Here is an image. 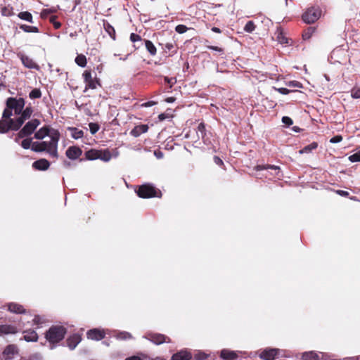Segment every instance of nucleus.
Listing matches in <instances>:
<instances>
[{
    "mask_svg": "<svg viewBox=\"0 0 360 360\" xmlns=\"http://www.w3.org/2000/svg\"><path fill=\"white\" fill-rule=\"evenodd\" d=\"M60 136L58 131H53L49 140L33 142L32 151L36 153L45 152L52 158H58V144Z\"/></svg>",
    "mask_w": 360,
    "mask_h": 360,
    "instance_id": "f257e3e1",
    "label": "nucleus"
},
{
    "mask_svg": "<svg viewBox=\"0 0 360 360\" xmlns=\"http://www.w3.org/2000/svg\"><path fill=\"white\" fill-rule=\"evenodd\" d=\"M66 330L64 327L54 326L49 328L46 333V338L50 343H56L63 339Z\"/></svg>",
    "mask_w": 360,
    "mask_h": 360,
    "instance_id": "f03ea898",
    "label": "nucleus"
},
{
    "mask_svg": "<svg viewBox=\"0 0 360 360\" xmlns=\"http://www.w3.org/2000/svg\"><path fill=\"white\" fill-rule=\"evenodd\" d=\"M39 124L40 121L37 119H33L27 122L23 128L18 132V136L15 138V141L18 142L20 139L32 134Z\"/></svg>",
    "mask_w": 360,
    "mask_h": 360,
    "instance_id": "7ed1b4c3",
    "label": "nucleus"
},
{
    "mask_svg": "<svg viewBox=\"0 0 360 360\" xmlns=\"http://www.w3.org/2000/svg\"><path fill=\"white\" fill-rule=\"evenodd\" d=\"M321 15V11L319 7H311L302 15V19L306 23L311 24L319 20Z\"/></svg>",
    "mask_w": 360,
    "mask_h": 360,
    "instance_id": "20e7f679",
    "label": "nucleus"
},
{
    "mask_svg": "<svg viewBox=\"0 0 360 360\" xmlns=\"http://www.w3.org/2000/svg\"><path fill=\"white\" fill-rule=\"evenodd\" d=\"M7 108L13 110L15 115L21 113L25 106V101L23 98H8L6 101Z\"/></svg>",
    "mask_w": 360,
    "mask_h": 360,
    "instance_id": "39448f33",
    "label": "nucleus"
},
{
    "mask_svg": "<svg viewBox=\"0 0 360 360\" xmlns=\"http://www.w3.org/2000/svg\"><path fill=\"white\" fill-rule=\"evenodd\" d=\"M137 194L139 197L146 198L155 197L157 195V191L150 184H144L139 187Z\"/></svg>",
    "mask_w": 360,
    "mask_h": 360,
    "instance_id": "423d86ee",
    "label": "nucleus"
},
{
    "mask_svg": "<svg viewBox=\"0 0 360 360\" xmlns=\"http://www.w3.org/2000/svg\"><path fill=\"white\" fill-rule=\"evenodd\" d=\"M83 77L86 84L84 91H86L87 89H94L97 87L98 85H99L98 80L96 77L93 78L91 76V72L89 70H85L84 72Z\"/></svg>",
    "mask_w": 360,
    "mask_h": 360,
    "instance_id": "0eeeda50",
    "label": "nucleus"
},
{
    "mask_svg": "<svg viewBox=\"0 0 360 360\" xmlns=\"http://www.w3.org/2000/svg\"><path fill=\"white\" fill-rule=\"evenodd\" d=\"M53 131H58V130L51 129L47 126H44L40 128L38 131H37L34 134V138L38 141L44 140V139L51 137V134Z\"/></svg>",
    "mask_w": 360,
    "mask_h": 360,
    "instance_id": "6e6552de",
    "label": "nucleus"
},
{
    "mask_svg": "<svg viewBox=\"0 0 360 360\" xmlns=\"http://www.w3.org/2000/svg\"><path fill=\"white\" fill-rule=\"evenodd\" d=\"M32 112V109L30 107H27L25 110H22L20 116L15 120L16 123L14 128L19 129L24 122L31 117Z\"/></svg>",
    "mask_w": 360,
    "mask_h": 360,
    "instance_id": "1a4fd4ad",
    "label": "nucleus"
},
{
    "mask_svg": "<svg viewBox=\"0 0 360 360\" xmlns=\"http://www.w3.org/2000/svg\"><path fill=\"white\" fill-rule=\"evenodd\" d=\"M278 349H266L259 354V356L263 360H274L278 354Z\"/></svg>",
    "mask_w": 360,
    "mask_h": 360,
    "instance_id": "9d476101",
    "label": "nucleus"
},
{
    "mask_svg": "<svg viewBox=\"0 0 360 360\" xmlns=\"http://www.w3.org/2000/svg\"><path fill=\"white\" fill-rule=\"evenodd\" d=\"M16 120L13 119L3 120H0V132L5 133L8 131L10 129L13 130H18V129H15L14 127L15 125Z\"/></svg>",
    "mask_w": 360,
    "mask_h": 360,
    "instance_id": "9b49d317",
    "label": "nucleus"
},
{
    "mask_svg": "<svg viewBox=\"0 0 360 360\" xmlns=\"http://www.w3.org/2000/svg\"><path fill=\"white\" fill-rule=\"evenodd\" d=\"M82 153V150L77 146H70L65 152L66 156L70 160L79 158Z\"/></svg>",
    "mask_w": 360,
    "mask_h": 360,
    "instance_id": "f8f14e48",
    "label": "nucleus"
},
{
    "mask_svg": "<svg viewBox=\"0 0 360 360\" xmlns=\"http://www.w3.org/2000/svg\"><path fill=\"white\" fill-rule=\"evenodd\" d=\"M86 335L89 339L94 340H100L105 337L104 331L97 328L89 330Z\"/></svg>",
    "mask_w": 360,
    "mask_h": 360,
    "instance_id": "ddd939ff",
    "label": "nucleus"
},
{
    "mask_svg": "<svg viewBox=\"0 0 360 360\" xmlns=\"http://www.w3.org/2000/svg\"><path fill=\"white\" fill-rule=\"evenodd\" d=\"M192 354L187 350H181L172 356V360H191Z\"/></svg>",
    "mask_w": 360,
    "mask_h": 360,
    "instance_id": "4468645a",
    "label": "nucleus"
},
{
    "mask_svg": "<svg viewBox=\"0 0 360 360\" xmlns=\"http://www.w3.org/2000/svg\"><path fill=\"white\" fill-rule=\"evenodd\" d=\"M220 356L225 360H236L238 358V352L224 349L221 351Z\"/></svg>",
    "mask_w": 360,
    "mask_h": 360,
    "instance_id": "2eb2a0df",
    "label": "nucleus"
},
{
    "mask_svg": "<svg viewBox=\"0 0 360 360\" xmlns=\"http://www.w3.org/2000/svg\"><path fill=\"white\" fill-rule=\"evenodd\" d=\"M20 60L24 65L25 67L30 69H39L38 65L30 58L28 56L21 55Z\"/></svg>",
    "mask_w": 360,
    "mask_h": 360,
    "instance_id": "dca6fc26",
    "label": "nucleus"
},
{
    "mask_svg": "<svg viewBox=\"0 0 360 360\" xmlns=\"http://www.w3.org/2000/svg\"><path fill=\"white\" fill-rule=\"evenodd\" d=\"M148 126L147 124H141L136 126L130 132V134L134 136L138 137L141 134L147 132Z\"/></svg>",
    "mask_w": 360,
    "mask_h": 360,
    "instance_id": "f3484780",
    "label": "nucleus"
},
{
    "mask_svg": "<svg viewBox=\"0 0 360 360\" xmlns=\"http://www.w3.org/2000/svg\"><path fill=\"white\" fill-rule=\"evenodd\" d=\"M18 332V329L14 326L1 325L0 326V335L15 334Z\"/></svg>",
    "mask_w": 360,
    "mask_h": 360,
    "instance_id": "a211bd4d",
    "label": "nucleus"
},
{
    "mask_svg": "<svg viewBox=\"0 0 360 360\" xmlns=\"http://www.w3.org/2000/svg\"><path fill=\"white\" fill-rule=\"evenodd\" d=\"M33 167L38 170H46L49 166V162L46 159H40L33 162Z\"/></svg>",
    "mask_w": 360,
    "mask_h": 360,
    "instance_id": "6ab92c4d",
    "label": "nucleus"
},
{
    "mask_svg": "<svg viewBox=\"0 0 360 360\" xmlns=\"http://www.w3.org/2000/svg\"><path fill=\"white\" fill-rule=\"evenodd\" d=\"M23 333V338L27 342H37L38 340V335L33 330H24Z\"/></svg>",
    "mask_w": 360,
    "mask_h": 360,
    "instance_id": "aec40b11",
    "label": "nucleus"
},
{
    "mask_svg": "<svg viewBox=\"0 0 360 360\" xmlns=\"http://www.w3.org/2000/svg\"><path fill=\"white\" fill-rule=\"evenodd\" d=\"M146 338L156 345L162 344L166 342V337L161 334H150Z\"/></svg>",
    "mask_w": 360,
    "mask_h": 360,
    "instance_id": "412c9836",
    "label": "nucleus"
},
{
    "mask_svg": "<svg viewBox=\"0 0 360 360\" xmlns=\"http://www.w3.org/2000/svg\"><path fill=\"white\" fill-rule=\"evenodd\" d=\"M81 338L79 335H73L67 340V344L70 349H74L80 342Z\"/></svg>",
    "mask_w": 360,
    "mask_h": 360,
    "instance_id": "4be33fe9",
    "label": "nucleus"
},
{
    "mask_svg": "<svg viewBox=\"0 0 360 360\" xmlns=\"http://www.w3.org/2000/svg\"><path fill=\"white\" fill-rule=\"evenodd\" d=\"M24 321L27 323H30L32 321L30 326H39L44 322V320L42 317L36 315L33 318H32L31 315L27 316L24 319Z\"/></svg>",
    "mask_w": 360,
    "mask_h": 360,
    "instance_id": "5701e85b",
    "label": "nucleus"
},
{
    "mask_svg": "<svg viewBox=\"0 0 360 360\" xmlns=\"http://www.w3.org/2000/svg\"><path fill=\"white\" fill-rule=\"evenodd\" d=\"M18 352V348L16 345H10L5 348L4 354L7 358L11 359Z\"/></svg>",
    "mask_w": 360,
    "mask_h": 360,
    "instance_id": "b1692460",
    "label": "nucleus"
},
{
    "mask_svg": "<svg viewBox=\"0 0 360 360\" xmlns=\"http://www.w3.org/2000/svg\"><path fill=\"white\" fill-rule=\"evenodd\" d=\"M8 309L12 313L21 314L25 312L23 307L17 303H10L8 304Z\"/></svg>",
    "mask_w": 360,
    "mask_h": 360,
    "instance_id": "393cba45",
    "label": "nucleus"
},
{
    "mask_svg": "<svg viewBox=\"0 0 360 360\" xmlns=\"http://www.w3.org/2000/svg\"><path fill=\"white\" fill-rule=\"evenodd\" d=\"M302 360H319V355L313 351L304 352L302 355Z\"/></svg>",
    "mask_w": 360,
    "mask_h": 360,
    "instance_id": "a878e982",
    "label": "nucleus"
},
{
    "mask_svg": "<svg viewBox=\"0 0 360 360\" xmlns=\"http://www.w3.org/2000/svg\"><path fill=\"white\" fill-rule=\"evenodd\" d=\"M86 158L89 160H94L98 159L99 156V150L91 149L86 152Z\"/></svg>",
    "mask_w": 360,
    "mask_h": 360,
    "instance_id": "bb28decb",
    "label": "nucleus"
},
{
    "mask_svg": "<svg viewBox=\"0 0 360 360\" xmlns=\"http://www.w3.org/2000/svg\"><path fill=\"white\" fill-rule=\"evenodd\" d=\"M98 159L105 162H108L111 159V153L108 150H99V156H98Z\"/></svg>",
    "mask_w": 360,
    "mask_h": 360,
    "instance_id": "cd10ccee",
    "label": "nucleus"
},
{
    "mask_svg": "<svg viewBox=\"0 0 360 360\" xmlns=\"http://www.w3.org/2000/svg\"><path fill=\"white\" fill-rule=\"evenodd\" d=\"M69 130L71 131V136L75 139H80L84 136V132L81 129H78L75 127H71L69 128Z\"/></svg>",
    "mask_w": 360,
    "mask_h": 360,
    "instance_id": "c85d7f7f",
    "label": "nucleus"
},
{
    "mask_svg": "<svg viewBox=\"0 0 360 360\" xmlns=\"http://www.w3.org/2000/svg\"><path fill=\"white\" fill-rule=\"evenodd\" d=\"M318 144L316 142H313L309 145L304 147L302 150H300V153H310L312 150H314L317 148Z\"/></svg>",
    "mask_w": 360,
    "mask_h": 360,
    "instance_id": "c756f323",
    "label": "nucleus"
},
{
    "mask_svg": "<svg viewBox=\"0 0 360 360\" xmlns=\"http://www.w3.org/2000/svg\"><path fill=\"white\" fill-rule=\"evenodd\" d=\"M146 48L148 51L152 55L154 56L156 54V48L150 40H146L145 41Z\"/></svg>",
    "mask_w": 360,
    "mask_h": 360,
    "instance_id": "7c9ffc66",
    "label": "nucleus"
},
{
    "mask_svg": "<svg viewBox=\"0 0 360 360\" xmlns=\"http://www.w3.org/2000/svg\"><path fill=\"white\" fill-rule=\"evenodd\" d=\"M75 63L80 67L86 65V58L84 55H78L75 58Z\"/></svg>",
    "mask_w": 360,
    "mask_h": 360,
    "instance_id": "2f4dec72",
    "label": "nucleus"
},
{
    "mask_svg": "<svg viewBox=\"0 0 360 360\" xmlns=\"http://www.w3.org/2000/svg\"><path fill=\"white\" fill-rule=\"evenodd\" d=\"M18 17L22 19V20H26V21H28L30 22H32V15L29 12H27V11H24V12H20L19 14H18Z\"/></svg>",
    "mask_w": 360,
    "mask_h": 360,
    "instance_id": "473e14b6",
    "label": "nucleus"
},
{
    "mask_svg": "<svg viewBox=\"0 0 360 360\" xmlns=\"http://www.w3.org/2000/svg\"><path fill=\"white\" fill-rule=\"evenodd\" d=\"M33 142L32 139H25L22 141L20 145L24 149L30 148L32 150Z\"/></svg>",
    "mask_w": 360,
    "mask_h": 360,
    "instance_id": "72a5a7b5",
    "label": "nucleus"
},
{
    "mask_svg": "<svg viewBox=\"0 0 360 360\" xmlns=\"http://www.w3.org/2000/svg\"><path fill=\"white\" fill-rule=\"evenodd\" d=\"M277 40L282 44H287L289 43V39L287 38L281 31H279L277 33Z\"/></svg>",
    "mask_w": 360,
    "mask_h": 360,
    "instance_id": "f704fd0d",
    "label": "nucleus"
},
{
    "mask_svg": "<svg viewBox=\"0 0 360 360\" xmlns=\"http://www.w3.org/2000/svg\"><path fill=\"white\" fill-rule=\"evenodd\" d=\"M115 337L117 339L119 340H127L132 338L131 335L129 333L125 331L117 333Z\"/></svg>",
    "mask_w": 360,
    "mask_h": 360,
    "instance_id": "c9c22d12",
    "label": "nucleus"
},
{
    "mask_svg": "<svg viewBox=\"0 0 360 360\" xmlns=\"http://www.w3.org/2000/svg\"><path fill=\"white\" fill-rule=\"evenodd\" d=\"M41 96V92L39 89H32L30 94L29 97L31 99L39 98Z\"/></svg>",
    "mask_w": 360,
    "mask_h": 360,
    "instance_id": "e433bc0d",
    "label": "nucleus"
},
{
    "mask_svg": "<svg viewBox=\"0 0 360 360\" xmlns=\"http://www.w3.org/2000/svg\"><path fill=\"white\" fill-rule=\"evenodd\" d=\"M255 25L253 21H248L244 27V30L246 32L251 33L255 30Z\"/></svg>",
    "mask_w": 360,
    "mask_h": 360,
    "instance_id": "4c0bfd02",
    "label": "nucleus"
},
{
    "mask_svg": "<svg viewBox=\"0 0 360 360\" xmlns=\"http://www.w3.org/2000/svg\"><path fill=\"white\" fill-rule=\"evenodd\" d=\"M20 29H22L23 31L26 32H38V28L37 27L34 26H30L27 25H22L20 26Z\"/></svg>",
    "mask_w": 360,
    "mask_h": 360,
    "instance_id": "58836bf2",
    "label": "nucleus"
},
{
    "mask_svg": "<svg viewBox=\"0 0 360 360\" xmlns=\"http://www.w3.org/2000/svg\"><path fill=\"white\" fill-rule=\"evenodd\" d=\"M207 356H208V355L202 351H198L194 354V358L195 360H205V359H207Z\"/></svg>",
    "mask_w": 360,
    "mask_h": 360,
    "instance_id": "ea45409f",
    "label": "nucleus"
},
{
    "mask_svg": "<svg viewBox=\"0 0 360 360\" xmlns=\"http://www.w3.org/2000/svg\"><path fill=\"white\" fill-rule=\"evenodd\" d=\"M351 96L354 98H360V87H353L351 90Z\"/></svg>",
    "mask_w": 360,
    "mask_h": 360,
    "instance_id": "a19ab883",
    "label": "nucleus"
},
{
    "mask_svg": "<svg viewBox=\"0 0 360 360\" xmlns=\"http://www.w3.org/2000/svg\"><path fill=\"white\" fill-rule=\"evenodd\" d=\"M348 159L352 162H360V151H358L356 153L351 155L350 156H349Z\"/></svg>",
    "mask_w": 360,
    "mask_h": 360,
    "instance_id": "79ce46f5",
    "label": "nucleus"
},
{
    "mask_svg": "<svg viewBox=\"0 0 360 360\" xmlns=\"http://www.w3.org/2000/svg\"><path fill=\"white\" fill-rule=\"evenodd\" d=\"M89 127L91 134H96L99 130V125L96 123H89Z\"/></svg>",
    "mask_w": 360,
    "mask_h": 360,
    "instance_id": "37998d69",
    "label": "nucleus"
},
{
    "mask_svg": "<svg viewBox=\"0 0 360 360\" xmlns=\"http://www.w3.org/2000/svg\"><path fill=\"white\" fill-rule=\"evenodd\" d=\"M12 115V110L7 108H6L4 110V112H3V118H4L5 120H10L11 118V116Z\"/></svg>",
    "mask_w": 360,
    "mask_h": 360,
    "instance_id": "c03bdc74",
    "label": "nucleus"
},
{
    "mask_svg": "<svg viewBox=\"0 0 360 360\" xmlns=\"http://www.w3.org/2000/svg\"><path fill=\"white\" fill-rule=\"evenodd\" d=\"M286 85L289 87L301 88L302 84L297 81H290L286 83Z\"/></svg>",
    "mask_w": 360,
    "mask_h": 360,
    "instance_id": "a18cd8bd",
    "label": "nucleus"
},
{
    "mask_svg": "<svg viewBox=\"0 0 360 360\" xmlns=\"http://www.w3.org/2000/svg\"><path fill=\"white\" fill-rule=\"evenodd\" d=\"M188 28L184 25H179L175 28V30L179 34H183L186 32Z\"/></svg>",
    "mask_w": 360,
    "mask_h": 360,
    "instance_id": "49530a36",
    "label": "nucleus"
},
{
    "mask_svg": "<svg viewBox=\"0 0 360 360\" xmlns=\"http://www.w3.org/2000/svg\"><path fill=\"white\" fill-rule=\"evenodd\" d=\"M105 30L106 31L109 33V34L110 35V37L115 39V30L114 28L110 25L109 24L107 25V27H105Z\"/></svg>",
    "mask_w": 360,
    "mask_h": 360,
    "instance_id": "de8ad7c7",
    "label": "nucleus"
},
{
    "mask_svg": "<svg viewBox=\"0 0 360 360\" xmlns=\"http://www.w3.org/2000/svg\"><path fill=\"white\" fill-rule=\"evenodd\" d=\"M282 122L287 126H290V125L292 124V123H293L292 119L287 116L283 117Z\"/></svg>",
    "mask_w": 360,
    "mask_h": 360,
    "instance_id": "09e8293b",
    "label": "nucleus"
},
{
    "mask_svg": "<svg viewBox=\"0 0 360 360\" xmlns=\"http://www.w3.org/2000/svg\"><path fill=\"white\" fill-rule=\"evenodd\" d=\"M342 140V137L340 135H337L330 139V142L332 143H337Z\"/></svg>",
    "mask_w": 360,
    "mask_h": 360,
    "instance_id": "8fccbe9b",
    "label": "nucleus"
},
{
    "mask_svg": "<svg viewBox=\"0 0 360 360\" xmlns=\"http://www.w3.org/2000/svg\"><path fill=\"white\" fill-rule=\"evenodd\" d=\"M141 37L136 34L131 33L130 35V40L132 42L139 41H141Z\"/></svg>",
    "mask_w": 360,
    "mask_h": 360,
    "instance_id": "3c124183",
    "label": "nucleus"
},
{
    "mask_svg": "<svg viewBox=\"0 0 360 360\" xmlns=\"http://www.w3.org/2000/svg\"><path fill=\"white\" fill-rule=\"evenodd\" d=\"M11 13H12L11 8H10L4 7L1 9V13L4 15L9 16L11 15Z\"/></svg>",
    "mask_w": 360,
    "mask_h": 360,
    "instance_id": "603ef678",
    "label": "nucleus"
},
{
    "mask_svg": "<svg viewBox=\"0 0 360 360\" xmlns=\"http://www.w3.org/2000/svg\"><path fill=\"white\" fill-rule=\"evenodd\" d=\"M266 168H271V169H278V166H274V165H267L266 167V166H257V170H262L263 169H266Z\"/></svg>",
    "mask_w": 360,
    "mask_h": 360,
    "instance_id": "864d4df0",
    "label": "nucleus"
},
{
    "mask_svg": "<svg viewBox=\"0 0 360 360\" xmlns=\"http://www.w3.org/2000/svg\"><path fill=\"white\" fill-rule=\"evenodd\" d=\"M276 91H278L279 93L283 95H286L290 93V90L286 88H278L276 89Z\"/></svg>",
    "mask_w": 360,
    "mask_h": 360,
    "instance_id": "5fc2aeb1",
    "label": "nucleus"
},
{
    "mask_svg": "<svg viewBox=\"0 0 360 360\" xmlns=\"http://www.w3.org/2000/svg\"><path fill=\"white\" fill-rule=\"evenodd\" d=\"M154 155L158 158V159H161L163 158L164 155H163V153L160 150H155L154 151Z\"/></svg>",
    "mask_w": 360,
    "mask_h": 360,
    "instance_id": "6e6d98bb",
    "label": "nucleus"
},
{
    "mask_svg": "<svg viewBox=\"0 0 360 360\" xmlns=\"http://www.w3.org/2000/svg\"><path fill=\"white\" fill-rule=\"evenodd\" d=\"M54 19H55V17H52L51 19V21L53 22L54 27L56 29L60 28V26H61V24L60 22H55Z\"/></svg>",
    "mask_w": 360,
    "mask_h": 360,
    "instance_id": "4d7b16f0",
    "label": "nucleus"
},
{
    "mask_svg": "<svg viewBox=\"0 0 360 360\" xmlns=\"http://www.w3.org/2000/svg\"><path fill=\"white\" fill-rule=\"evenodd\" d=\"M198 130L201 133L202 136H203V133L205 130V125L202 123L199 124L198 127Z\"/></svg>",
    "mask_w": 360,
    "mask_h": 360,
    "instance_id": "13d9d810",
    "label": "nucleus"
},
{
    "mask_svg": "<svg viewBox=\"0 0 360 360\" xmlns=\"http://www.w3.org/2000/svg\"><path fill=\"white\" fill-rule=\"evenodd\" d=\"M214 162L217 164V165H223V161L218 157L215 156L214 158Z\"/></svg>",
    "mask_w": 360,
    "mask_h": 360,
    "instance_id": "bf43d9fd",
    "label": "nucleus"
},
{
    "mask_svg": "<svg viewBox=\"0 0 360 360\" xmlns=\"http://www.w3.org/2000/svg\"><path fill=\"white\" fill-rule=\"evenodd\" d=\"M155 104H156V103L154 102V101H148V102H146V103H143L142 105L145 106V107H150V106H153V105H154Z\"/></svg>",
    "mask_w": 360,
    "mask_h": 360,
    "instance_id": "052dcab7",
    "label": "nucleus"
},
{
    "mask_svg": "<svg viewBox=\"0 0 360 360\" xmlns=\"http://www.w3.org/2000/svg\"><path fill=\"white\" fill-rule=\"evenodd\" d=\"M337 193L342 196H347L349 195V193L347 191H342V190L337 191Z\"/></svg>",
    "mask_w": 360,
    "mask_h": 360,
    "instance_id": "680f3d73",
    "label": "nucleus"
},
{
    "mask_svg": "<svg viewBox=\"0 0 360 360\" xmlns=\"http://www.w3.org/2000/svg\"><path fill=\"white\" fill-rule=\"evenodd\" d=\"M125 360H141V359L138 356H132L127 358Z\"/></svg>",
    "mask_w": 360,
    "mask_h": 360,
    "instance_id": "e2e57ef3",
    "label": "nucleus"
},
{
    "mask_svg": "<svg viewBox=\"0 0 360 360\" xmlns=\"http://www.w3.org/2000/svg\"><path fill=\"white\" fill-rule=\"evenodd\" d=\"M165 101L167 103H171L175 101V98L174 97H168L166 98Z\"/></svg>",
    "mask_w": 360,
    "mask_h": 360,
    "instance_id": "0e129e2a",
    "label": "nucleus"
},
{
    "mask_svg": "<svg viewBox=\"0 0 360 360\" xmlns=\"http://www.w3.org/2000/svg\"><path fill=\"white\" fill-rule=\"evenodd\" d=\"M158 118L160 121L164 120L166 118V115L163 113L159 115Z\"/></svg>",
    "mask_w": 360,
    "mask_h": 360,
    "instance_id": "69168bd1",
    "label": "nucleus"
},
{
    "mask_svg": "<svg viewBox=\"0 0 360 360\" xmlns=\"http://www.w3.org/2000/svg\"><path fill=\"white\" fill-rule=\"evenodd\" d=\"M210 49H212V50H214V51H221V49L217 47V46H210L209 47Z\"/></svg>",
    "mask_w": 360,
    "mask_h": 360,
    "instance_id": "338daca9",
    "label": "nucleus"
},
{
    "mask_svg": "<svg viewBox=\"0 0 360 360\" xmlns=\"http://www.w3.org/2000/svg\"><path fill=\"white\" fill-rule=\"evenodd\" d=\"M212 30L214 32H217V33H220L221 32V30L218 27H214L212 28Z\"/></svg>",
    "mask_w": 360,
    "mask_h": 360,
    "instance_id": "774afa93",
    "label": "nucleus"
}]
</instances>
